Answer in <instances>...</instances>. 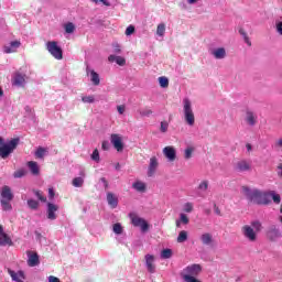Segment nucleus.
<instances>
[{
    "mask_svg": "<svg viewBox=\"0 0 282 282\" xmlns=\"http://www.w3.org/2000/svg\"><path fill=\"white\" fill-rule=\"evenodd\" d=\"M241 193L246 196L248 202L257 204L258 206H270L272 200L274 204H281V195L276 194L274 191H261L254 187L242 186Z\"/></svg>",
    "mask_w": 282,
    "mask_h": 282,
    "instance_id": "1",
    "label": "nucleus"
},
{
    "mask_svg": "<svg viewBox=\"0 0 282 282\" xmlns=\"http://www.w3.org/2000/svg\"><path fill=\"white\" fill-rule=\"evenodd\" d=\"M263 230V225H261V221L254 220L250 225H245L241 227V234L247 239V241H250L251 243H254L257 241V234L261 232Z\"/></svg>",
    "mask_w": 282,
    "mask_h": 282,
    "instance_id": "2",
    "label": "nucleus"
},
{
    "mask_svg": "<svg viewBox=\"0 0 282 282\" xmlns=\"http://www.w3.org/2000/svg\"><path fill=\"white\" fill-rule=\"evenodd\" d=\"M183 118L184 122L188 127H195V112L193 111V102H191V99L188 98L183 99Z\"/></svg>",
    "mask_w": 282,
    "mask_h": 282,
    "instance_id": "3",
    "label": "nucleus"
},
{
    "mask_svg": "<svg viewBox=\"0 0 282 282\" xmlns=\"http://www.w3.org/2000/svg\"><path fill=\"white\" fill-rule=\"evenodd\" d=\"M19 147V138L12 139L10 142L4 143L0 147V158L6 160L11 153L14 152V149Z\"/></svg>",
    "mask_w": 282,
    "mask_h": 282,
    "instance_id": "4",
    "label": "nucleus"
},
{
    "mask_svg": "<svg viewBox=\"0 0 282 282\" xmlns=\"http://www.w3.org/2000/svg\"><path fill=\"white\" fill-rule=\"evenodd\" d=\"M46 50L53 56V58H56V61H63V48L58 46V42L56 41H50L46 43Z\"/></svg>",
    "mask_w": 282,
    "mask_h": 282,
    "instance_id": "5",
    "label": "nucleus"
},
{
    "mask_svg": "<svg viewBox=\"0 0 282 282\" xmlns=\"http://www.w3.org/2000/svg\"><path fill=\"white\" fill-rule=\"evenodd\" d=\"M131 224L135 228H140L141 232H147L149 230V223L144 220V218H140L137 215H130Z\"/></svg>",
    "mask_w": 282,
    "mask_h": 282,
    "instance_id": "6",
    "label": "nucleus"
},
{
    "mask_svg": "<svg viewBox=\"0 0 282 282\" xmlns=\"http://www.w3.org/2000/svg\"><path fill=\"white\" fill-rule=\"evenodd\" d=\"M281 237V228L276 225H271L267 231V238L269 241H279Z\"/></svg>",
    "mask_w": 282,
    "mask_h": 282,
    "instance_id": "7",
    "label": "nucleus"
},
{
    "mask_svg": "<svg viewBox=\"0 0 282 282\" xmlns=\"http://www.w3.org/2000/svg\"><path fill=\"white\" fill-rule=\"evenodd\" d=\"M235 169L238 173H247L252 171V162L248 160H240L236 163Z\"/></svg>",
    "mask_w": 282,
    "mask_h": 282,
    "instance_id": "8",
    "label": "nucleus"
},
{
    "mask_svg": "<svg viewBox=\"0 0 282 282\" xmlns=\"http://www.w3.org/2000/svg\"><path fill=\"white\" fill-rule=\"evenodd\" d=\"M110 142L116 149V151H118V153H121V151H124V143H122V137H120V134H116V133L111 134Z\"/></svg>",
    "mask_w": 282,
    "mask_h": 282,
    "instance_id": "9",
    "label": "nucleus"
},
{
    "mask_svg": "<svg viewBox=\"0 0 282 282\" xmlns=\"http://www.w3.org/2000/svg\"><path fill=\"white\" fill-rule=\"evenodd\" d=\"M202 272V267L199 264H192L189 267H186L183 272L181 273V276L184 279V274H187L188 276H197L198 273Z\"/></svg>",
    "mask_w": 282,
    "mask_h": 282,
    "instance_id": "10",
    "label": "nucleus"
},
{
    "mask_svg": "<svg viewBox=\"0 0 282 282\" xmlns=\"http://www.w3.org/2000/svg\"><path fill=\"white\" fill-rule=\"evenodd\" d=\"M28 78V75L23 74V73H20V72H17L14 75H13V78H12V85H14L15 87H25V79Z\"/></svg>",
    "mask_w": 282,
    "mask_h": 282,
    "instance_id": "11",
    "label": "nucleus"
},
{
    "mask_svg": "<svg viewBox=\"0 0 282 282\" xmlns=\"http://www.w3.org/2000/svg\"><path fill=\"white\" fill-rule=\"evenodd\" d=\"M158 166H160V161L156 159V156H151L148 167V177H153L155 175Z\"/></svg>",
    "mask_w": 282,
    "mask_h": 282,
    "instance_id": "12",
    "label": "nucleus"
},
{
    "mask_svg": "<svg viewBox=\"0 0 282 282\" xmlns=\"http://www.w3.org/2000/svg\"><path fill=\"white\" fill-rule=\"evenodd\" d=\"M56 213H58V205L54 203H47L46 215L47 219L54 221L56 219Z\"/></svg>",
    "mask_w": 282,
    "mask_h": 282,
    "instance_id": "13",
    "label": "nucleus"
},
{
    "mask_svg": "<svg viewBox=\"0 0 282 282\" xmlns=\"http://www.w3.org/2000/svg\"><path fill=\"white\" fill-rule=\"evenodd\" d=\"M163 154L169 160V162H175V159L177 158V152L175 151V148L171 145L163 149Z\"/></svg>",
    "mask_w": 282,
    "mask_h": 282,
    "instance_id": "14",
    "label": "nucleus"
},
{
    "mask_svg": "<svg viewBox=\"0 0 282 282\" xmlns=\"http://www.w3.org/2000/svg\"><path fill=\"white\" fill-rule=\"evenodd\" d=\"M86 74L87 76H90V82L93 83V85H95V87H98V85H100V75H98L96 70L87 67Z\"/></svg>",
    "mask_w": 282,
    "mask_h": 282,
    "instance_id": "15",
    "label": "nucleus"
},
{
    "mask_svg": "<svg viewBox=\"0 0 282 282\" xmlns=\"http://www.w3.org/2000/svg\"><path fill=\"white\" fill-rule=\"evenodd\" d=\"M21 47V42L20 41H13L9 45H4L3 52L4 54H14L17 50Z\"/></svg>",
    "mask_w": 282,
    "mask_h": 282,
    "instance_id": "16",
    "label": "nucleus"
},
{
    "mask_svg": "<svg viewBox=\"0 0 282 282\" xmlns=\"http://www.w3.org/2000/svg\"><path fill=\"white\" fill-rule=\"evenodd\" d=\"M155 257L151 256V254H147L145 256V265H147V270L148 272H150L151 274L155 273Z\"/></svg>",
    "mask_w": 282,
    "mask_h": 282,
    "instance_id": "17",
    "label": "nucleus"
},
{
    "mask_svg": "<svg viewBox=\"0 0 282 282\" xmlns=\"http://www.w3.org/2000/svg\"><path fill=\"white\" fill-rule=\"evenodd\" d=\"M212 56H214V58H216V61H224V58H226V48L224 47H218V48H214L210 51Z\"/></svg>",
    "mask_w": 282,
    "mask_h": 282,
    "instance_id": "18",
    "label": "nucleus"
},
{
    "mask_svg": "<svg viewBox=\"0 0 282 282\" xmlns=\"http://www.w3.org/2000/svg\"><path fill=\"white\" fill-rule=\"evenodd\" d=\"M106 199L108 202V206H110V208H118V196L111 192H108L106 195Z\"/></svg>",
    "mask_w": 282,
    "mask_h": 282,
    "instance_id": "19",
    "label": "nucleus"
},
{
    "mask_svg": "<svg viewBox=\"0 0 282 282\" xmlns=\"http://www.w3.org/2000/svg\"><path fill=\"white\" fill-rule=\"evenodd\" d=\"M1 197L3 200H9V202H12V199H14V195L12 194V189L10 188V186L4 185L2 187Z\"/></svg>",
    "mask_w": 282,
    "mask_h": 282,
    "instance_id": "20",
    "label": "nucleus"
},
{
    "mask_svg": "<svg viewBox=\"0 0 282 282\" xmlns=\"http://www.w3.org/2000/svg\"><path fill=\"white\" fill-rule=\"evenodd\" d=\"M8 274H10L12 281H15V282H23V280L21 279H25V272L23 271L14 272L12 271V269H8Z\"/></svg>",
    "mask_w": 282,
    "mask_h": 282,
    "instance_id": "21",
    "label": "nucleus"
},
{
    "mask_svg": "<svg viewBox=\"0 0 282 282\" xmlns=\"http://www.w3.org/2000/svg\"><path fill=\"white\" fill-rule=\"evenodd\" d=\"M108 61L109 63H117L120 67H124V65H127V59L124 57L113 54L108 56Z\"/></svg>",
    "mask_w": 282,
    "mask_h": 282,
    "instance_id": "22",
    "label": "nucleus"
},
{
    "mask_svg": "<svg viewBox=\"0 0 282 282\" xmlns=\"http://www.w3.org/2000/svg\"><path fill=\"white\" fill-rule=\"evenodd\" d=\"M0 246H12V239L3 232V226L0 225Z\"/></svg>",
    "mask_w": 282,
    "mask_h": 282,
    "instance_id": "23",
    "label": "nucleus"
},
{
    "mask_svg": "<svg viewBox=\"0 0 282 282\" xmlns=\"http://www.w3.org/2000/svg\"><path fill=\"white\" fill-rule=\"evenodd\" d=\"M245 120L249 127H254L257 124V115L252 111H247Z\"/></svg>",
    "mask_w": 282,
    "mask_h": 282,
    "instance_id": "24",
    "label": "nucleus"
},
{
    "mask_svg": "<svg viewBox=\"0 0 282 282\" xmlns=\"http://www.w3.org/2000/svg\"><path fill=\"white\" fill-rule=\"evenodd\" d=\"M203 246H213V234L205 232L200 236Z\"/></svg>",
    "mask_w": 282,
    "mask_h": 282,
    "instance_id": "25",
    "label": "nucleus"
},
{
    "mask_svg": "<svg viewBox=\"0 0 282 282\" xmlns=\"http://www.w3.org/2000/svg\"><path fill=\"white\" fill-rule=\"evenodd\" d=\"M28 166H29L32 175H39V173H41V169L39 167V163H36L35 161L28 162Z\"/></svg>",
    "mask_w": 282,
    "mask_h": 282,
    "instance_id": "26",
    "label": "nucleus"
},
{
    "mask_svg": "<svg viewBox=\"0 0 282 282\" xmlns=\"http://www.w3.org/2000/svg\"><path fill=\"white\" fill-rule=\"evenodd\" d=\"M132 188L138 193H145L147 192V184L142 183L141 181H137L132 184Z\"/></svg>",
    "mask_w": 282,
    "mask_h": 282,
    "instance_id": "27",
    "label": "nucleus"
},
{
    "mask_svg": "<svg viewBox=\"0 0 282 282\" xmlns=\"http://www.w3.org/2000/svg\"><path fill=\"white\" fill-rule=\"evenodd\" d=\"M39 254L32 253L29 256L28 265H30V268H35V265H39Z\"/></svg>",
    "mask_w": 282,
    "mask_h": 282,
    "instance_id": "28",
    "label": "nucleus"
},
{
    "mask_svg": "<svg viewBox=\"0 0 282 282\" xmlns=\"http://www.w3.org/2000/svg\"><path fill=\"white\" fill-rule=\"evenodd\" d=\"M188 216H186V214H180V219H177L175 221L176 224V228H182V224H184V226L188 225Z\"/></svg>",
    "mask_w": 282,
    "mask_h": 282,
    "instance_id": "29",
    "label": "nucleus"
},
{
    "mask_svg": "<svg viewBox=\"0 0 282 282\" xmlns=\"http://www.w3.org/2000/svg\"><path fill=\"white\" fill-rule=\"evenodd\" d=\"M239 34L242 37L243 42L248 47H252V41H250V36H248V32H246L243 29H239Z\"/></svg>",
    "mask_w": 282,
    "mask_h": 282,
    "instance_id": "30",
    "label": "nucleus"
},
{
    "mask_svg": "<svg viewBox=\"0 0 282 282\" xmlns=\"http://www.w3.org/2000/svg\"><path fill=\"white\" fill-rule=\"evenodd\" d=\"M177 243H184L188 241V231L182 230L180 231L177 238H176Z\"/></svg>",
    "mask_w": 282,
    "mask_h": 282,
    "instance_id": "31",
    "label": "nucleus"
},
{
    "mask_svg": "<svg viewBox=\"0 0 282 282\" xmlns=\"http://www.w3.org/2000/svg\"><path fill=\"white\" fill-rule=\"evenodd\" d=\"M72 184L75 188H83V184H85V178L82 176L75 177L72 181Z\"/></svg>",
    "mask_w": 282,
    "mask_h": 282,
    "instance_id": "32",
    "label": "nucleus"
},
{
    "mask_svg": "<svg viewBox=\"0 0 282 282\" xmlns=\"http://www.w3.org/2000/svg\"><path fill=\"white\" fill-rule=\"evenodd\" d=\"M47 155V149L45 148H37V150L35 151V158H37V160H43V158H45Z\"/></svg>",
    "mask_w": 282,
    "mask_h": 282,
    "instance_id": "33",
    "label": "nucleus"
},
{
    "mask_svg": "<svg viewBox=\"0 0 282 282\" xmlns=\"http://www.w3.org/2000/svg\"><path fill=\"white\" fill-rule=\"evenodd\" d=\"M64 30L66 32V34H74L75 30H76V25H74V23L68 22L64 25Z\"/></svg>",
    "mask_w": 282,
    "mask_h": 282,
    "instance_id": "34",
    "label": "nucleus"
},
{
    "mask_svg": "<svg viewBox=\"0 0 282 282\" xmlns=\"http://www.w3.org/2000/svg\"><path fill=\"white\" fill-rule=\"evenodd\" d=\"M82 101L86 105H94V102H96V97H94V95L84 96L82 97Z\"/></svg>",
    "mask_w": 282,
    "mask_h": 282,
    "instance_id": "35",
    "label": "nucleus"
},
{
    "mask_svg": "<svg viewBox=\"0 0 282 282\" xmlns=\"http://www.w3.org/2000/svg\"><path fill=\"white\" fill-rule=\"evenodd\" d=\"M165 32H166V24L160 23V24L158 25V28H156V34H158V36H164Z\"/></svg>",
    "mask_w": 282,
    "mask_h": 282,
    "instance_id": "36",
    "label": "nucleus"
},
{
    "mask_svg": "<svg viewBox=\"0 0 282 282\" xmlns=\"http://www.w3.org/2000/svg\"><path fill=\"white\" fill-rule=\"evenodd\" d=\"M159 84H160V87H162L163 89H166V87H169V77H165V76L159 77Z\"/></svg>",
    "mask_w": 282,
    "mask_h": 282,
    "instance_id": "37",
    "label": "nucleus"
},
{
    "mask_svg": "<svg viewBox=\"0 0 282 282\" xmlns=\"http://www.w3.org/2000/svg\"><path fill=\"white\" fill-rule=\"evenodd\" d=\"M171 257H173V250L171 249H164L161 252V259H171Z\"/></svg>",
    "mask_w": 282,
    "mask_h": 282,
    "instance_id": "38",
    "label": "nucleus"
},
{
    "mask_svg": "<svg viewBox=\"0 0 282 282\" xmlns=\"http://www.w3.org/2000/svg\"><path fill=\"white\" fill-rule=\"evenodd\" d=\"M0 204L2 206V210H12V204H10V200H0Z\"/></svg>",
    "mask_w": 282,
    "mask_h": 282,
    "instance_id": "39",
    "label": "nucleus"
},
{
    "mask_svg": "<svg viewBox=\"0 0 282 282\" xmlns=\"http://www.w3.org/2000/svg\"><path fill=\"white\" fill-rule=\"evenodd\" d=\"M195 151V148H187L184 152L185 160H191L193 158V152Z\"/></svg>",
    "mask_w": 282,
    "mask_h": 282,
    "instance_id": "40",
    "label": "nucleus"
},
{
    "mask_svg": "<svg viewBox=\"0 0 282 282\" xmlns=\"http://www.w3.org/2000/svg\"><path fill=\"white\" fill-rule=\"evenodd\" d=\"M208 181H202L198 184V191H202L203 193H206V191H208Z\"/></svg>",
    "mask_w": 282,
    "mask_h": 282,
    "instance_id": "41",
    "label": "nucleus"
},
{
    "mask_svg": "<svg viewBox=\"0 0 282 282\" xmlns=\"http://www.w3.org/2000/svg\"><path fill=\"white\" fill-rule=\"evenodd\" d=\"M28 206L29 208H31L32 210H36V208H39V202L35 199H29L28 200Z\"/></svg>",
    "mask_w": 282,
    "mask_h": 282,
    "instance_id": "42",
    "label": "nucleus"
},
{
    "mask_svg": "<svg viewBox=\"0 0 282 282\" xmlns=\"http://www.w3.org/2000/svg\"><path fill=\"white\" fill-rule=\"evenodd\" d=\"M112 230L115 235H122V225L120 223L115 224Z\"/></svg>",
    "mask_w": 282,
    "mask_h": 282,
    "instance_id": "43",
    "label": "nucleus"
},
{
    "mask_svg": "<svg viewBox=\"0 0 282 282\" xmlns=\"http://www.w3.org/2000/svg\"><path fill=\"white\" fill-rule=\"evenodd\" d=\"M91 160L94 162H100V152H98V149H95L93 154L90 155Z\"/></svg>",
    "mask_w": 282,
    "mask_h": 282,
    "instance_id": "44",
    "label": "nucleus"
},
{
    "mask_svg": "<svg viewBox=\"0 0 282 282\" xmlns=\"http://www.w3.org/2000/svg\"><path fill=\"white\" fill-rule=\"evenodd\" d=\"M160 131L161 133H166V131H169V121H161Z\"/></svg>",
    "mask_w": 282,
    "mask_h": 282,
    "instance_id": "45",
    "label": "nucleus"
},
{
    "mask_svg": "<svg viewBox=\"0 0 282 282\" xmlns=\"http://www.w3.org/2000/svg\"><path fill=\"white\" fill-rule=\"evenodd\" d=\"M23 176H25V170H18L13 173V177L15 178H21Z\"/></svg>",
    "mask_w": 282,
    "mask_h": 282,
    "instance_id": "46",
    "label": "nucleus"
},
{
    "mask_svg": "<svg viewBox=\"0 0 282 282\" xmlns=\"http://www.w3.org/2000/svg\"><path fill=\"white\" fill-rule=\"evenodd\" d=\"M134 33H135V26L129 25V26L126 29V36H131V34H134Z\"/></svg>",
    "mask_w": 282,
    "mask_h": 282,
    "instance_id": "47",
    "label": "nucleus"
},
{
    "mask_svg": "<svg viewBox=\"0 0 282 282\" xmlns=\"http://www.w3.org/2000/svg\"><path fill=\"white\" fill-rule=\"evenodd\" d=\"M34 195L40 199V202H47V198L41 193V191H34Z\"/></svg>",
    "mask_w": 282,
    "mask_h": 282,
    "instance_id": "48",
    "label": "nucleus"
},
{
    "mask_svg": "<svg viewBox=\"0 0 282 282\" xmlns=\"http://www.w3.org/2000/svg\"><path fill=\"white\" fill-rule=\"evenodd\" d=\"M112 47H113L115 54H120L122 52V48H121L120 44H118V43H113Z\"/></svg>",
    "mask_w": 282,
    "mask_h": 282,
    "instance_id": "49",
    "label": "nucleus"
},
{
    "mask_svg": "<svg viewBox=\"0 0 282 282\" xmlns=\"http://www.w3.org/2000/svg\"><path fill=\"white\" fill-rule=\"evenodd\" d=\"M184 212L185 213H193V203H186L184 205Z\"/></svg>",
    "mask_w": 282,
    "mask_h": 282,
    "instance_id": "50",
    "label": "nucleus"
},
{
    "mask_svg": "<svg viewBox=\"0 0 282 282\" xmlns=\"http://www.w3.org/2000/svg\"><path fill=\"white\" fill-rule=\"evenodd\" d=\"M90 1L96 4L102 3V4L107 6L108 8H109V6H111V3L107 0H90Z\"/></svg>",
    "mask_w": 282,
    "mask_h": 282,
    "instance_id": "51",
    "label": "nucleus"
},
{
    "mask_svg": "<svg viewBox=\"0 0 282 282\" xmlns=\"http://www.w3.org/2000/svg\"><path fill=\"white\" fill-rule=\"evenodd\" d=\"M140 113L141 116L149 118V116L153 115V110L145 109V110H142Z\"/></svg>",
    "mask_w": 282,
    "mask_h": 282,
    "instance_id": "52",
    "label": "nucleus"
},
{
    "mask_svg": "<svg viewBox=\"0 0 282 282\" xmlns=\"http://www.w3.org/2000/svg\"><path fill=\"white\" fill-rule=\"evenodd\" d=\"M109 148H110L109 141H102L101 149L104 151H109Z\"/></svg>",
    "mask_w": 282,
    "mask_h": 282,
    "instance_id": "53",
    "label": "nucleus"
},
{
    "mask_svg": "<svg viewBox=\"0 0 282 282\" xmlns=\"http://www.w3.org/2000/svg\"><path fill=\"white\" fill-rule=\"evenodd\" d=\"M117 111H118V113H120V116H122V113H124V111H127V107H124L123 105L117 106Z\"/></svg>",
    "mask_w": 282,
    "mask_h": 282,
    "instance_id": "54",
    "label": "nucleus"
},
{
    "mask_svg": "<svg viewBox=\"0 0 282 282\" xmlns=\"http://www.w3.org/2000/svg\"><path fill=\"white\" fill-rule=\"evenodd\" d=\"M275 28H276V32H279V34L282 35V22H276Z\"/></svg>",
    "mask_w": 282,
    "mask_h": 282,
    "instance_id": "55",
    "label": "nucleus"
},
{
    "mask_svg": "<svg viewBox=\"0 0 282 282\" xmlns=\"http://www.w3.org/2000/svg\"><path fill=\"white\" fill-rule=\"evenodd\" d=\"M199 1L202 0H186V3H188V6H197Z\"/></svg>",
    "mask_w": 282,
    "mask_h": 282,
    "instance_id": "56",
    "label": "nucleus"
},
{
    "mask_svg": "<svg viewBox=\"0 0 282 282\" xmlns=\"http://www.w3.org/2000/svg\"><path fill=\"white\" fill-rule=\"evenodd\" d=\"M100 182H101V184H104V187H105V188H109V183L107 182V178L101 177V178H100Z\"/></svg>",
    "mask_w": 282,
    "mask_h": 282,
    "instance_id": "57",
    "label": "nucleus"
},
{
    "mask_svg": "<svg viewBox=\"0 0 282 282\" xmlns=\"http://www.w3.org/2000/svg\"><path fill=\"white\" fill-rule=\"evenodd\" d=\"M48 282H61V280L54 275L48 276Z\"/></svg>",
    "mask_w": 282,
    "mask_h": 282,
    "instance_id": "58",
    "label": "nucleus"
},
{
    "mask_svg": "<svg viewBox=\"0 0 282 282\" xmlns=\"http://www.w3.org/2000/svg\"><path fill=\"white\" fill-rule=\"evenodd\" d=\"M54 195H55V194H54V189H53V188H50V189H48V198H50V199H54Z\"/></svg>",
    "mask_w": 282,
    "mask_h": 282,
    "instance_id": "59",
    "label": "nucleus"
},
{
    "mask_svg": "<svg viewBox=\"0 0 282 282\" xmlns=\"http://www.w3.org/2000/svg\"><path fill=\"white\" fill-rule=\"evenodd\" d=\"M214 213L216 215H221V209H219V207H217V205H214Z\"/></svg>",
    "mask_w": 282,
    "mask_h": 282,
    "instance_id": "60",
    "label": "nucleus"
},
{
    "mask_svg": "<svg viewBox=\"0 0 282 282\" xmlns=\"http://www.w3.org/2000/svg\"><path fill=\"white\" fill-rule=\"evenodd\" d=\"M35 236H36L37 241H41V239H43V235H41V232H39V231H35Z\"/></svg>",
    "mask_w": 282,
    "mask_h": 282,
    "instance_id": "61",
    "label": "nucleus"
},
{
    "mask_svg": "<svg viewBox=\"0 0 282 282\" xmlns=\"http://www.w3.org/2000/svg\"><path fill=\"white\" fill-rule=\"evenodd\" d=\"M246 149H247L248 153H250V151H252V144L247 143Z\"/></svg>",
    "mask_w": 282,
    "mask_h": 282,
    "instance_id": "62",
    "label": "nucleus"
},
{
    "mask_svg": "<svg viewBox=\"0 0 282 282\" xmlns=\"http://www.w3.org/2000/svg\"><path fill=\"white\" fill-rule=\"evenodd\" d=\"M115 169H116V171H120V163H117Z\"/></svg>",
    "mask_w": 282,
    "mask_h": 282,
    "instance_id": "63",
    "label": "nucleus"
},
{
    "mask_svg": "<svg viewBox=\"0 0 282 282\" xmlns=\"http://www.w3.org/2000/svg\"><path fill=\"white\" fill-rule=\"evenodd\" d=\"M278 144H279L280 147H282V139H280V140L278 141Z\"/></svg>",
    "mask_w": 282,
    "mask_h": 282,
    "instance_id": "64",
    "label": "nucleus"
}]
</instances>
